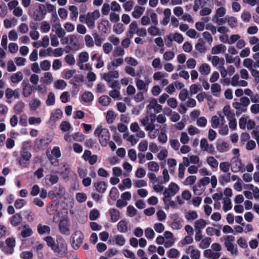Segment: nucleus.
I'll return each instance as SVG.
<instances>
[{
    "mask_svg": "<svg viewBox=\"0 0 259 259\" xmlns=\"http://www.w3.org/2000/svg\"><path fill=\"white\" fill-rule=\"evenodd\" d=\"M211 242V239L210 238L205 237L203 238L199 244V247L201 249H206L209 247Z\"/></svg>",
    "mask_w": 259,
    "mask_h": 259,
    "instance_id": "obj_48",
    "label": "nucleus"
},
{
    "mask_svg": "<svg viewBox=\"0 0 259 259\" xmlns=\"http://www.w3.org/2000/svg\"><path fill=\"white\" fill-rule=\"evenodd\" d=\"M138 29V23L136 21H133L129 25V28L126 32V35L130 38H132L134 34H136Z\"/></svg>",
    "mask_w": 259,
    "mask_h": 259,
    "instance_id": "obj_23",
    "label": "nucleus"
},
{
    "mask_svg": "<svg viewBox=\"0 0 259 259\" xmlns=\"http://www.w3.org/2000/svg\"><path fill=\"white\" fill-rule=\"evenodd\" d=\"M151 81V79L148 77H145L144 80L138 79L136 82V85L139 90L147 92L149 89V85Z\"/></svg>",
    "mask_w": 259,
    "mask_h": 259,
    "instance_id": "obj_7",
    "label": "nucleus"
},
{
    "mask_svg": "<svg viewBox=\"0 0 259 259\" xmlns=\"http://www.w3.org/2000/svg\"><path fill=\"white\" fill-rule=\"evenodd\" d=\"M89 54L87 52L83 51L80 53L77 59V64L84 63L88 61Z\"/></svg>",
    "mask_w": 259,
    "mask_h": 259,
    "instance_id": "obj_36",
    "label": "nucleus"
},
{
    "mask_svg": "<svg viewBox=\"0 0 259 259\" xmlns=\"http://www.w3.org/2000/svg\"><path fill=\"white\" fill-rule=\"evenodd\" d=\"M179 186L175 183H170L167 188L164 191L163 194H166L167 195L174 196L179 191Z\"/></svg>",
    "mask_w": 259,
    "mask_h": 259,
    "instance_id": "obj_14",
    "label": "nucleus"
},
{
    "mask_svg": "<svg viewBox=\"0 0 259 259\" xmlns=\"http://www.w3.org/2000/svg\"><path fill=\"white\" fill-rule=\"evenodd\" d=\"M148 32L150 35L152 36H156L157 35H161L162 34L163 32L161 31L156 25L151 26L147 29Z\"/></svg>",
    "mask_w": 259,
    "mask_h": 259,
    "instance_id": "obj_38",
    "label": "nucleus"
},
{
    "mask_svg": "<svg viewBox=\"0 0 259 259\" xmlns=\"http://www.w3.org/2000/svg\"><path fill=\"white\" fill-rule=\"evenodd\" d=\"M219 182L222 185L229 183L231 182V173L225 172L219 177Z\"/></svg>",
    "mask_w": 259,
    "mask_h": 259,
    "instance_id": "obj_50",
    "label": "nucleus"
},
{
    "mask_svg": "<svg viewBox=\"0 0 259 259\" xmlns=\"http://www.w3.org/2000/svg\"><path fill=\"white\" fill-rule=\"evenodd\" d=\"M110 26L109 22L107 20H102L98 25V29L102 33H106Z\"/></svg>",
    "mask_w": 259,
    "mask_h": 259,
    "instance_id": "obj_24",
    "label": "nucleus"
},
{
    "mask_svg": "<svg viewBox=\"0 0 259 259\" xmlns=\"http://www.w3.org/2000/svg\"><path fill=\"white\" fill-rule=\"evenodd\" d=\"M233 107L236 110V114L237 115H240L242 113L245 112L247 110L245 106L239 102L233 103Z\"/></svg>",
    "mask_w": 259,
    "mask_h": 259,
    "instance_id": "obj_41",
    "label": "nucleus"
},
{
    "mask_svg": "<svg viewBox=\"0 0 259 259\" xmlns=\"http://www.w3.org/2000/svg\"><path fill=\"white\" fill-rule=\"evenodd\" d=\"M7 247L5 252L7 254H12L14 252V248L16 245V240L13 237L8 238L5 241Z\"/></svg>",
    "mask_w": 259,
    "mask_h": 259,
    "instance_id": "obj_15",
    "label": "nucleus"
},
{
    "mask_svg": "<svg viewBox=\"0 0 259 259\" xmlns=\"http://www.w3.org/2000/svg\"><path fill=\"white\" fill-rule=\"evenodd\" d=\"M186 253L190 255L191 259H200V251L194 245H190L186 249Z\"/></svg>",
    "mask_w": 259,
    "mask_h": 259,
    "instance_id": "obj_10",
    "label": "nucleus"
},
{
    "mask_svg": "<svg viewBox=\"0 0 259 259\" xmlns=\"http://www.w3.org/2000/svg\"><path fill=\"white\" fill-rule=\"evenodd\" d=\"M66 86V82L63 79H58L54 82V87L57 90H63Z\"/></svg>",
    "mask_w": 259,
    "mask_h": 259,
    "instance_id": "obj_52",
    "label": "nucleus"
},
{
    "mask_svg": "<svg viewBox=\"0 0 259 259\" xmlns=\"http://www.w3.org/2000/svg\"><path fill=\"white\" fill-rule=\"evenodd\" d=\"M204 256L210 259H219L221 256L220 252H215L211 249H206L203 251Z\"/></svg>",
    "mask_w": 259,
    "mask_h": 259,
    "instance_id": "obj_26",
    "label": "nucleus"
},
{
    "mask_svg": "<svg viewBox=\"0 0 259 259\" xmlns=\"http://www.w3.org/2000/svg\"><path fill=\"white\" fill-rule=\"evenodd\" d=\"M20 232V236L22 238H25L31 236L33 232L32 228L28 225H23L19 227Z\"/></svg>",
    "mask_w": 259,
    "mask_h": 259,
    "instance_id": "obj_12",
    "label": "nucleus"
},
{
    "mask_svg": "<svg viewBox=\"0 0 259 259\" xmlns=\"http://www.w3.org/2000/svg\"><path fill=\"white\" fill-rule=\"evenodd\" d=\"M71 13L70 15V19L75 21L78 15V11L77 8L75 6H70L68 8Z\"/></svg>",
    "mask_w": 259,
    "mask_h": 259,
    "instance_id": "obj_51",
    "label": "nucleus"
},
{
    "mask_svg": "<svg viewBox=\"0 0 259 259\" xmlns=\"http://www.w3.org/2000/svg\"><path fill=\"white\" fill-rule=\"evenodd\" d=\"M200 148L202 151H205L208 153H213L214 151V147L212 145H209L206 139H202L200 141Z\"/></svg>",
    "mask_w": 259,
    "mask_h": 259,
    "instance_id": "obj_16",
    "label": "nucleus"
},
{
    "mask_svg": "<svg viewBox=\"0 0 259 259\" xmlns=\"http://www.w3.org/2000/svg\"><path fill=\"white\" fill-rule=\"evenodd\" d=\"M113 241L116 245L123 246L126 242V240L121 235H116L113 237Z\"/></svg>",
    "mask_w": 259,
    "mask_h": 259,
    "instance_id": "obj_55",
    "label": "nucleus"
},
{
    "mask_svg": "<svg viewBox=\"0 0 259 259\" xmlns=\"http://www.w3.org/2000/svg\"><path fill=\"white\" fill-rule=\"evenodd\" d=\"M207 224L206 221L204 219H199L197 220L194 223L195 231H201L206 225Z\"/></svg>",
    "mask_w": 259,
    "mask_h": 259,
    "instance_id": "obj_34",
    "label": "nucleus"
},
{
    "mask_svg": "<svg viewBox=\"0 0 259 259\" xmlns=\"http://www.w3.org/2000/svg\"><path fill=\"white\" fill-rule=\"evenodd\" d=\"M97 191L100 193H104L107 188L106 184L104 182H97L94 184Z\"/></svg>",
    "mask_w": 259,
    "mask_h": 259,
    "instance_id": "obj_42",
    "label": "nucleus"
},
{
    "mask_svg": "<svg viewBox=\"0 0 259 259\" xmlns=\"http://www.w3.org/2000/svg\"><path fill=\"white\" fill-rule=\"evenodd\" d=\"M81 99L84 102H91L94 99V95L90 92H86L82 94Z\"/></svg>",
    "mask_w": 259,
    "mask_h": 259,
    "instance_id": "obj_60",
    "label": "nucleus"
},
{
    "mask_svg": "<svg viewBox=\"0 0 259 259\" xmlns=\"http://www.w3.org/2000/svg\"><path fill=\"white\" fill-rule=\"evenodd\" d=\"M226 51V47L223 44L214 46L212 48L211 53L213 55L224 53Z\"/></svg>",
    "mask_w": 259,
    "mask_h": 259,
    "instance_id": "obj_30",
    "label": "nucleus"
},
{
    "mask_svg": "<svg viewBox=\"0 0 259 259\" xmlns=\"http://www.w3.org/2000/svg\"><path fill=\"white\" fill-rule=\"evenodd\" d=\"M5 95L8 99H10L13 97L19 98L20 97V90L19 89L13 90L11 88H7L5 91Z\"/></svg>",
    "mask_w": 259,
    "mask_h": 259,
    "instance_id": "obj_21",
    "label": "nucleus"
},
{
    "mask_svg": "<svg viewBox=\"0 0 259 259\" xmlns=\"http://www.w3.org/2000/svg\"><path fill=\"white\" fill-rule=\"evenodd\" d=\"M32 87L29 83H26L22 89V94L24 97L28 98L31 96L32 93Z\"/></svg>",
    "mask_w": 259,
    "mask_h": 259,
    "instance_id": "obj_47",
    "label": "nucleus"
},
{
    "mask_svg": "<svg viewBox=\"0 0 259 259\" xmlns=\"http://www.w3.org/2000/svg\"><path fill=\"white\" fill-rule=\"evenodd\" d=\"M232 208V204L231 199L228 197L223 198V209L225 212L231 210Z\"/></svg>",
    "mask_w": 259,
    "mask_h": 259,
    "instance_id": "obj_44",
    "label": "nucleus"
},
{
    "mask_svg": "<svg viewBox=\"0 0 259 259\" xmlns=\"http://www.w3.org/2000/svg\"><path fill=\"white\" fill-rule=\"evenodd\" d=\"M182 219L176 218L174 219L171 227L174 230H180L182 228Z\"/></svg>",
    "mask_w": 259,
    "mask_h": 259,
    "instance_id": "obj_58",
    "label": "nucleus"
},
{
    "mask_svg": "<svg viewBox=\"0 0 259 259\" xmlns=\"http://www.w3.org/2000/svg\"><path fill=\"white\" fill-rule=\"evenodd\" d=\"M158 140L162 144H165L167 142V137L165 134V129L164 127L161 129V132L158 136Z\"/></svg>",
    "mask_w": 259,
    "mask_h": 259,
    "instance_id": "obj_59",
    "label": "nucleus"
},
{
    "mask_svg": "<svg viewBox=\"0 0 259 259\" xmlns=\"http://www.w3.org/2000/svg\"><path fill=\"white\" fill-rule=\"evenodd\" d=\"M206 161L208 165L212 168H217L219 166V161L213 156H208Z\"/></svg>",
    "mask_w": 259,
    "mask_h": 259,
    "instance_id": "obj_45",
    "label": "nucleus"
},
{
    "mask_svg": "<svg viewBox=\"0 0 259 259\" xmlns=\"http://www.w3.org/2000/svg\"><path fill=\"white\" fill-rule=\"evenodd\" d=\"M84 239V235L79 230L75 231L71 236V245L75 249H78L82 244Z\"/></svg>",
    "mask_w": 259,
    "mask_h": 259,
    "instance_id": "obj_3",
    "label": "nucleus"
},
{
    "mask_svg": "<svg viewBox=\"0 0 259 259\" xmlns=\"http://www.w3.org/2000/svg\"><path fill=\"white\" fill-rule=\"evenodd\" d=\"M167 40L175 41L178 44H181L184 41V37L182 34L179 32L171 33L167 36Z\"/></svg>",
    "mask_w": 259,
    "mask_h": 259,
    "instance_id": "obj_18",
    "label": "nucleus"
},
{
    "mask_svg": "<svg viewBox=\"0 0 259 259\" xmlns=\"http://www.w3.org/2000/svg\"><path fill=\"white\" fill-rule=\"evenodd\" d=\"M185 218L188 221H193L198 218V214L195 211L189 210L185 213Z\"/></svg>",
    "mask_w": 259,
    "mask_h": 259,
    "instance_id": "obj_64",
    "label": "nucleus"
},
{
    "mask_svg": "<svg viewBox=\"0 0 259 259\" xmlns=\"http://www.w3.org/2000/svg\"><path fill=\"white\" fill-rule=\"evenodd\" d=\"M69 43L73 50L78 51L81 48V43L76 34L69 35Z\"/></svg>",
    "mask_w": 259,
    "mask_h": 259,
    "instance_id": "obj_8",
    "label": "nucleus"
},
{
    "mask_svg": "<svg viewBox=\"0 0 259 259\" xmlns=\"http://www.w3.org/2000/svg\"><path fill=\"white\" fill-rule=\"evenodd\" d=\"M111 221L113 222H116L120 218V213L119 211L116 209L112 208L109 211Z\"/></svg>",
    "mask_w": 259,
    "mask_h": 259,
    "instance_id": "obj_35",
    "label": "nucleus"
},
{
    "mask_svg": "<svg viewBox=\"0 0 259 259\" xmlns=\"http://www.w3.org/2000/svg\"><path fill=\"white\" fill-rule=\"evenodd\" d=\"M82 157L84 160L88 161L92 165L95 164L97 160V156L96 155H92L91 152L89 150H85Z\"/></svg>",
    "mask_w": 259,
    "mask_h": 259,
    "instance_id": "obj_19",
    "label": "nucleus"
},
{
    "mask_svg": "<svg viewBox=\"0 0 259 259\" xmlns=\"http://www.w3.org/2000/svg\"><path fill=\"white\" fill-rule=\"evenodd\" d=\"M17 23L18 21L15 18H12L11 19H5L4 20V26L6 29H9L12 27H14Z\"/></svg>",
    "mask_w": 259,
    "mask_h": 259,
    "instance_id": "obj_37",
    "label": "nucleus"
},
{
    "mask_svg": "<svg viewBox=\"0 0 259 259\" xmlns=\"http://www.w3.org/2000/svg\"><path fill=\"white\" fill-rule=\"evenodd\" d=\"M22 221V216L19 213H16L12 217L10 223L13 226L16 227L20 225Z\"/></svg>",
    "mask_w": 259,
    "mask_h": 259,
    "instance_id": "obj_43",
    "label": "nucleus"
},
{
    "mask_svg": "<svg viewBox=\"0 0 259 259\" xmlns=\"http://www.w3.org/2000/svg\"><path fill=\"white\" fill-rule=\"evenodd\" d=\"M57 244H56V247L58 249V251H54L56 252H60L61 251L65 252L67 249V245L65 241L61 237H59L57 239Z\"/></svg>",
    "mask_w": 259,
    "mask_h": 259,
    "instance_id": "obj_22",
    "label": "nucleus"
},
{
    "mask_svg": "<svg viewBox=\"0 0 259 259\" xmlns=\"http://www.w3.org/2000/svg\"><path fill=\"white\" fill-rule=\"evenodd\" d=\"M94 134L96 137L98 138L101 146L104 147L107 146L110 138V134L108 128L102 124L98 125Z\"/></svg>",
    "mask_w": 259,
    "mask_h": 259,
    "instance_id": "obj_1",
    "label": "nucleus"
},
{
    "mask_svg": "<svg viewBox=\"0 0 259 259\" xmlns=\"http://www.w3.org/2000/svg\"><path fill=\"white\" fill-rule=\"evenodd\" d=\"M59 229L62 234L69 236L71 232L69 220L65 218L61 220L59 223Z\"/></svg>",
    "mask_w": 259,
    "mask_h": 259,
    "instance_id": "obj_6",
    "label": "nucleus"
},
{
    "mask_svg": "<svg viewBox=\"0 0 259 259\" xmlns=\"http://www.w3.org/2000/svg\"><path fill=\"white\" fill-rule=\"evenodd\" d=\"M205 189V187H203L198 183L193 188L194 193L197 196L202 194Z\"/></svg>",
    "mask_w": 259,
    "mask_h": 259,
    "instance_id": "obj_56",
    "label": "nucleus"
},
{
    "mask_svg": "<svg viewBox=\"0 0 259 259\" xmlns=\"http://www.w3.org/2000/svg\"><path fill=\"white\" fill-rule=\"evenodd\" d=\"M147 166L148 169L153 172H157L159 171L160 167L159 164L154 161H149L147 164Z\"/></svg>",
    "mask_w": 259,
    "mask_h": 259,
    "instance_id": "obj_40",
    "label": "nucleus"
},
{
    "mask_svg": "<svg viewBox=\"0 0 259 259\" xmlns=\"http://www.w3.org/2000/svg\"><path fill=\"white\" fill-rule=\"evenodd\" d=\"M56 97L55 94L50 92L48 93L47 98L46 101V104L47 106H53L55 103Z\"/></svg>",
    "mask_w": 259,
    "mask_h": 259,
    "instance_id": "obj_53",
    "label": "nucleus"
},
{
    "mask_svg": "<svg viewBox=\"0 0 259 259\" xmlns=\"http://www.w3.org/2000/svg\"><path fill=\"white\" fill-rule=\"evenodd\" d=\"M148 147V142L147 140H142L138 145V150L142 152H146Z\"/></svg>",
    "mask_w": 259,
    "mask_h": 259,
    "instance_id": "obj_63",
    "label": "nucleus"
},
{
    "mask_svg": "<svg viewBox=\"0 0 259 259\" xmlns=\"http://www.w3.org/2000/svg\"><path fill=\"white\" fill-rule=\"evenodd\" d=\"M217 149L220 152H226L229 149V144L226 142H221L217 145Z\"/></svg>",
    "mask_w": 259,
    "mask_h": 259,
    "instance_id": "obj_54",
    "label": "nucleus"
},
{
    "mask_svg": "<svg viewBox=\"0 0 259 259\" xmlns=\"http://www.w3.org/2000/svg\"><path fill=\"white\" fill-rule=\"evenodd\" d=\"M54 80L53 74L50 72H46L44 74L43 76L40 78V81L42 83L46 84H51Z\"/></svg>",
    "mask_w": 259,
    "mask_h": 259,
    "instance_id": "obj_28",
    "label": "nucleus"
},
{
    "mask_svg": "<svg viewBox=\"0 0 259 259\" xmlns=\"http://www.w3.org/2000/svg\"><path fill=\"white\" fill-rule=\"evenodd\" d=\"M211 91L213 96L219 97L221 92V85L217 83H213L211 86Z\"/></svg>",
    "mask_w": 259,
    "mask_h": 259,
    "instance_id": "obj_49",
    "label": "nucleus"
},
{
    "mask_svg": "<svg viewBox=\"0 0 259 259\" xmlns=\"http://www.w3.org/2000/svg\"><path fill=\"white\" fill-rule=\"evenodd\" d=\"M23 79V74L21 71H18L13 73L11 77L10 80L13 83L18 84L21 82Z\"/></svg>",
    "mask_w": 259,
    "mask_h": 259,
    "instance_id": "obj_27",
    "label": "nucleus"
},
{
    "mask_svg": "<svg viewBox=\"0 0 259 259\" xmlns=\"http://www.w3.org/2000/svg\"><path fill=\"white\" fill-rule=\"evenodd\" d=\"M144 11V8L140 6H136L134 11L132 12V15L134 18L138 19L142 15Z\"/></svg>",
    "mask_w": 259,
    "mask_h": 259,
    "instance_id": "obj_46",
    "label": "nucleus"
},
{
    "mask_svg": "<svg viewBox=\"0 0 259 259\" xmlns=\"http://www.w3.org/2000/svg\"><path fill=\"white\" fill-rule=\"evenodd\" d=\"M39 55L41 57L53 56V49L50 47L47 48V49H41L39 52Z\"/></svg>",
    "mask_w": 259,
    "mask_h": 259,
    "instance_id": "obj_61",
    "label": "nucleus"
},
{
    "mask_svg": "<svg viewBox=\"0 0 259 259\" xmlns=\"http://www.w3.org/2000/svg\"><path fill=\"white\" fill-rule=\"evenodd\" d=\"M31 157V155L30 152L26 151H22L21 153V157L19 160L20 165L23 167L27 166L29 164Z\"/></svg>",
    "mask_w": 259,
    "mask_h": 259,
    "instance_id": "obj_11",
    "label": "nucleus"
},
{
    "mask_svg": "<svg viewBox=\"0 0 259 259\" xmlns=\"http://www.w3.org/2000/svg\"><path fill=\"white\" fill-rule=\"evenodd\" d=\"M147 107L150 109H153L154 111L157 113L160 112L162 110V106L158 104L157 101L154 98L150 100Z\"/></svg>",
    "mask_w": 259,
    "mask_h": 259,
    "instance_id": "obj_20",
    "label": "nucleus"
},
{
    "mask_svg": "<svg viewBox=\"0 0 259 259\" xmlns=\"http://www.w3.org/2000/svg\"><path fill=\"white\" fill-rule=\"evenodd\" d=\"M41 105V101L36 98H32L29 103V107L32 111H36Z\"/></svg>",
    "mask_w": 259,
    "mask_h": 259,
    "instance_id": "obj_29",
    "label": "nucleus"
},
{
    "mask_svg": "<svg viewBox=\"0 0 259 259\" xmlns=\"http://www.w3.org/2000/svg\"><path fill=\"white\" fill-rule=\"evenodd\" d=\"M123 63V60L122 58H116L112 60L111 62L107 65L108 70H112L121 65Z\"/></svg>",
    "mask_w": 259,
    "mask_h": 259,
    "instance_id": "obj_32",
    "label": "nucleus"
},
{
    "mask_svg": "<svg viewBox=\"0 0 259 259\" xmlns=\"http://www.w3.org/2000/svg\"><path fill=\"white\" fill-rule=\"evenodd\" d=\"M231 169L233 172H238L244 170L243 165L239 156L232 158L230 161Z\"/></svg>",
    "mask_w": 259,
    "mask_h": 259,
    "instance_id": "obj_5",
    "label": "nucleus"
},
{
    "mask_svg": "<svg viewBox=\"0 0 259 259\" xmlns=\"http://www.w3.org/2000/svg\"><path fill=\"white\" fill-rule=\"evenodd\" d=\"M108 73H103L101 74V78L105 80H112L118 78L119 76V72L117 70H111Z\"/></svg>",
    "mask_w": 259,
    "mask_h": 259,
    "instance_id": "obj_17",
    "label": "nucleus"
},
{
    "mask_svg": "<svg viewBox=\"0 0 259 259\" xmlns=\"http://www.w3.org/2000/svg\"><path fill=\"white\" fill-rule=\"evenodd\" d=\"M113 32L117 34H120L123 32L124 27L122 23H118L114 25L113 27Z\"/></svg>",
    "mask_w": 259,
    "mask_h": 259,
    "instance_id": "obj_62",
    "label": "nucleus"
},
{
    "mask_svg": "<svg viewBox=\"0 0 259 259\" xmlns=\"http://www.w3.org/2000/svg\"><path fill=\"white\" fill-rule=\"evenodd\" d=\"M117 229L120 233H126L128 231V222L124 220L120 221L117 225Z\"/></svg>",
    "mask_w": 259,
    "mask_h": 259,
    "instance_id": "obj_31",
    "label": "nucleus"
},
{
    "mask_svg": "<svg viewBox=\"0 0 259 259\" xmlns=\"http://www.w3.org/2000/svg\"><path fill=\"white\" fill-rule=\"evenodd\" d=\"M100 11L98 10L92 12H89L86 15H80L79 21L87 25L88 28L93 29L95 27V22L100 17Z\"/></svg>",
    "mask_w": 259,
    "mask_h": 259,
    "instance_id": "obj_2",
    "label": "nucleus"
},
{
    "mask_svg": "<svg viewBox=\"0 0 259 259\" xmlns=\"http://www.w3.org/2000/svg\"><path fill=\"white\" fill-rule=\"evenodd\" d=\"M239 126L242 130H251L255 126V122L248 116H242L239 120Z\"/></svg>",
    "mask_w": 259,
    "mask_h": 259,
    "instance_id": "obj_4",
    "label": "nucleus"
},
{
    "mask_svg": "<svg viewBox=\"0 0 259 259\" xmlns=\"http://www.w3.org/2000/svg\"><path fill=\"white\" fill-rule=\"evenodd\" d=\"M37 230L39 234H49L51 231L50 228L48 226L38 224Z\"/></svg>",
    "mask_w": 259,
    "mask_h": 259,
    "instance_id": "obj_57",
    "label": "nucleus"
},
{
    "mask_svg": "<svg viewBox=\"0 0 259 259\" xmlns=\"http://www.w3.org/2000/svg\"><path fill=\"white\" fill-rule=\"evenodd\" d=\"M199 71L202 75L207 76L211 71V67L207 63H202L199 67Z\"/></svg>",
    "mask_w": 259,
    "mask_h": 259,
    "instance_id": "obj_33",
    "label": "nucleus"
},
{
    "mask_svg": "<svg viewBox=\"0 0 259 259\" xmlns=\"http://www.w3.org/2000/svg\"><path fill=\"white\" fill-rule=\"evenodd\" d=\"M52 31L56 33V35L58 37L66 34V31L62 28L61 23L59 22H57L53 25Z\"/></svg>",
    "mask_w": 259,
    "mask_h": 259,
    "instance_id": "obj_25",
    "label": "nucleus"
},
{
    "mask_svg": "<svg viewBox=\"0 0 259 259\" xmlns=\"http://www.w3.org/2000/svg\"><path fill=\"white\" fill-rule=\"evenodd\" d=\"M62 111L60 109H56L54 112L51 114L50 121L51 122H55L62 117Z\"/></svg>",
    "mask_w": 259,
    "mask_h": 259,
    "instance_id": "obj_39",
    "label": "nucleus"
},
{
    "mask_svg": "<svg viewBox=\"0 0 259 259\" xmlns=\"http://www.w3.org/2000/svg\"><path fill=\"white\" fill-rule=\"evenodd\" d=\"M239 75L235 74L231 79L230 84L233 87L240 86L245 87L248 85V82L244 80H240Z\"/></svg>",
    "mask_w": 259,
    "mask_h": 259,
    "instance_id": "obj_13",
    "label": "nucleus"
},
{
    "mask_svg": "<svg viewBox=\"0 0 259 259\" xmlns=\"http://www.w3.org/2000/svg\"><path fill=\"white\" fill-rule=\"evenodd\" d=\"M210 122L213 128H217L224 124L226 123V120L224 116L220 114L219 116L217 115L213 116Z\"/></svg>",
    "mask_w": 259,
    "mask_h": 259,
    "instance_id": "obj_9",
    "label": "nucleus"
}]
</instances>
